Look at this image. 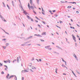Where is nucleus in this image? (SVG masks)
Wrapping results in <instances>:
<instances>
[{
	"label": "nucleus",
	"mask_w": 80,
	"mask_h": 80,
	"mask_svg": "<svg viewBox=\"0 0 80 80\" xmlns=\"http://www.w3.org/2000/svg\"><path fill=\"white\" fill-rule=\"evenodd\" d=\"M9 74H8L7 76H6L7 78H8V79H10V78H13V77L14 76H11L8 78V77H9Z\"/></svg>",
	"instance_id": "1"
},
{
	"label": "nucleus",
	"mask_w": 80,
	"mask_h": 80,
	"mask_svg": "<svg viewBox=\"0 0 80 80\" xmlns=\"http://www.w3.org/2000/svg\"><path fill=\"white\" fill-rule=\"evenodd\" d=\"M0 17L1 18H2V20H3V21H4V22H7V21H6V20H5V19H4V18H3V17H2V15H0Z\"/></svg>",
	"instance_id": "2"
},
{
	"label": "nucleus",
	"mask_w": 80,
	"mask_h": 80,
	"mask_svg": "<svg viewBox=\"0 0 80 80\" xmlns=\"http://www.w3.org/2000/svg\"><path fill=\"white\" fill-rule=\"evenodd\" d=\"M17 59V62H19V60H20V56L18 57Z\"/></svg>",
	"instance_id": "3"
},
{
	"label": "nucleus",
	"mask_w": 80,
	"mask_h": 80,
	"mask_svg": "<svg viewBox=\"0 0 80 80\" xmlns=\"http://www.w3.org/2000/svg\"><path fill=\"white\" fill-rule=\"evenodd\" d=\"M28 72V71H27L26 70H23L22 71V73H25V72Z\"/></svg>",
	"instance_id": "4"
},
{
	"label": "nucleus",
	"mask_w": 80,
	"mask_h": 80,
	"mask_svg": "<svg viewBox=\"0 0 80 80\" xmlns=\"http://www.w3.org/2000/svg\"><path fill=\"white\" fill-rule=\"evenodd\" d=\"M28 7L29 10H31V8H30V4H29V3H28Z\"/></svg>",
	"instance_id": "5"
},
{
	"label": "nucleus",
	"mask_w": 80,
	"mask_h": 80,
	"mask_svg": "<svg viewBox=\"0 0 80 80\" xmlns=\"http://www.w3.org/2000/svg\"><path fill=\"white\" fill-rule=\"evenodd\" d=\"M72 37H73L72 38H73V39L74 40H75V39L76 38L75 37L73 36V35H72Z\"/></svg>",
	"instance_id": "6"
},
{
	"label": "nucleus",
	"mask_w": 80,
	"mask_h": 80,
	"mask_svg": "<svg viewBox=\"0 0 80 80\" xmlns=\"http://www.w3.org/2000/svg\"><path fill=\"white\" fill-rule=\"evenodd\" d=\"M42 35H46V32H44L42 34Z\"/></svg>",
	"instance_id": "7"
},
{
	"label": "nucleus",
	"mask_w": 80,
	"mask_h": 80,
	"mask_svg": "<svg viewBox=\"0 0 80 80\" xmlns=\"http://www.w3.org/2000/svg\"><path fill=\"white\" fill-rule=\"evenodd\" d=\"M74 57H75L76 60H78V58H77V56H76V55H75V54H74Z\"/></svg>",
	"instance_id": "8"
},
{
	"label": "nucleus",
	"mask_w": 80,
	"mask_h": 80,
	"mask_svg": "<svg viewBox=\"0 0 80 80\" xmlns=\"http://www.w3.org/2000/svg\"><path fill=\"white\" fill-rule=\"evenodd\" d=\"M28 66H29V67H32V63H29L28 64Z\"/></svg>",
	"instance_id": "9"
},
{
	"label": "nucleus",
	"mask_w": 80,
	"mask_h": 80,
	"mask_svg": "<svg viewBox=\"0 0 80 80\" xmlns=\"http://www.w3.org/2000/svg\"><path fill=\"white\" fill-rule=\"evenodd\" d=\"M32 69H33L34 70H35V69H36V68L34 66H32Z\"/></svg>",
	"instance_id": "10"
},
{
	"label": "nucleus",
	"mask_w": 80,
	"mask_h": 80,
	"mask_svg": "<svg viewBox=\"0 0 80 80\" xmlns=\"http://www.w3.org/2000/svg\"><path fill=\"white\" fill-rule=\"evenodd\" d=\"M23 12H24V13H25V15H26V14H27V12H26V11H24Z\"/></svg>",
	"instance_id": "11"
},
{
	"label": "nucleus",
	"mask_w": 80,
	"mask_h": 80,
	"mask_svg": "<svg viewBox=\"0 0 80 80\" xmlns=\"http://www.w3.org/2000/svg\"><path fill=\"white\" fill-rule=\"evenodd\" d=\"M42 23H43L44 24V25H45V24H46V23H45V22H44L43 21H42Z\"/></svg>",
	"instance_id": "12"
},
{
	"label": "nucleus",
	"mask_w": 80,
	"mask_h": 80,
	"mask_svg": "<svg viewBox=\"0 0 80 80\" xmlns=\"http://www.w3.org/2000/svg\"><path fill=\"white\" fill-rule=\"evenodd\" d=\"M49 47H50V46H46L45 47L46 48H49Z\"/></svg>",
	"instance_id": "13"
},
{
	"label": "nucleus",
	"mask_w": 80,
	"mask_h": 80,
	"mask_svg": "<svg viewBox=\"0 0 80 80\" xmlns=\"http://www.w3.org/2000/svg\"><path fill=\"white\" fill-rule=\"evenodd\" d=\"M37 37H42V36L39 34L37 35Z\"/></svg>",
	"instance_id": "14"
},
{
	"label": "nucleus",
	"mask_w": 80,
	"mask_h": 80,
	"mask_svg": "<svg viewBox=\"0 0 80 80\" xmlns=\"http://www.w3.org/2000/svg\"><path fill=\"white\" fill-rule=\"evenodd\" d=\"M30 3L31 5H32V0H30Z\"/></svg>",
	"instance_id": "15"
},
{
	"label": "nucleus",
	"mask_w": 80,
	"mask_h": 80,
	"mask_svg": "<svg viewBox=\"0 0 80 80\" xmlns=\"http://www.w3.org/2000/svg\"><path fill=\"white\" fill-rule=\"evenodd\" d=\"M4 63H8V60H7V61H4Z\"/></svg>",
	"instance_id": "16"
},
{
	"label": "nucleus",
	"mask_w": 80,
	"mask_h": 80,
	"mask_svg": "<svg viewBox=\"0 0 80 80\" xmlns=\"http://www.w3.org/2000/svg\"><path fill=\"white\" fill-rule=\"evenodd\" d=\"M38 26L39 27V28H42V26H41L39 24H38Z\"/></svg>",
	"instance_id": "17"
},
{
	"label": "nucleus",
	"mask_w": 80,
	"mask_h": 80,
	"mask_svg": "<svg viewBox=\"0 0 80 80\" xmlns=\"http://www.w3.org/2000/svg\"><path fill=\"white\" fill-rule=\"evenodd\" d=\"M69 3H75V4H76V2H69Z\"/></svg>",
	"instance_id": "18"
},
{
	"label": "nucleus",
	"mask_w": 80,
	"mask_h": 80,
	"mask_svg": "<svg viewBox=\"0 0 80 80\" xmlns=\"http://www.w3.org/2000/svg\"><path fill=\"white\" fill-rule=\"evenodd\" d=\"M27 17L28 18V19H30L31 18H30V17L28 16H27Z\"/></svg>",
	"instance_id": "19"
},
{
	"label": "nucleus",
	"mask_w": 80,
	"mask_h": 80,
	"mask_svg": "<svg viewBox=\"0 0 80 80\" xmlns=\"http://www.w3.org/2000/svg\"><path fill=\"white\" fill-rule=\"evenodd\" d=\"M57 70H58V69H57V68H56V71H55V72L56 73H57Z\"/></svg>",
	"instance_id": "20"
},
{
	"label": "nucleus",
	"mask_w": 80,
	"mask_h": 80,
	"mask_svg": "<svg viewBox=\"0 0 80 80\" xmlns=\"http://www.w3.org/2000/svg\"><path fill=\"white\" fill-rule=\"evenodd\" d=\"M32 37H33L32 36H30L29 38H27L28 39H29V38H32Z\"/></svg>",
	"instance_id": "21"
},
{
	"label": "nucleus",
	"mask_w": 80,
	"mask_h": 80,
	"mask_svg": "<svg viewBox=\"0 0 80 80\" xmlns=\"http://www.w3.org/2000/svg\"><path fill=\"white\" fill-rule=\"evenodd\" d=\"M6 46H8V45H9V43H7L6 44Z\"/></svg>",
	"instance_id": "22"
},
{
	"label": "nucleus",
	"mask_w": 80,
	"mask_h": 80,
	"mask_svg": "<svg viewBox=\"0 0 80 80\" xmlns=\"http://www.w3.org/2000/svg\"><path fill=\"white\" fill-rule=\"evenodd\" d=\"M31 9H32V10H33L34 9V8L32 6H31Z\"/></svg>",
	"instance_id": "23"
},
{
	"label": "nucleus",
	"mask_w": 80,
	"mask_h": 80,
	"mask_svg": "<svg viewBox=\"0 0 80 80\" xmlns=\"http://www.w3.org/2000/svg\"><path fill=\"white\" fill-rule=\"evenodd\" d=\"M35 18H37L38 20H40V19L38 18L37 16L35 17Z\"/></svg>",
	"instance_id": "24"
},
{
	"label": "nucleus",
	"mask_w": 80,
	"mask_h": 80,
	"mask_svg": "<svg viewBox=\"0 0 80 80\" xmlns=\"http://www.w3.org/2000/svg\"><path fill=\"white\" fill-rule=\"evenodd\" d=\"M8 63H10V60H8Z\"/></svg>",
	"instance_id": "25"
},
{
	"label": "nucleus",
	"mask_w": 80,
	"mask_h": 80,
	"mask_svg": "<svg viewBox=\"0 0 80 80\" xmlns=\"http://www.w3.org/2000/svg\"><path fill=\"white\" fill-rule=\"evenodd\" d=\"M40 40H41V42H44V40L43 39H40Z\"/></svg>",
	"instance_id": "26"
},
{
	"label": "nucleus",
	"mask_w": 80,
	"mask_h": 80,
	"mask_svg": "<svg viewBox=\"0 0 80 80\" xmlns=\"http://www.w3.org/2000/svg\"><path fill=\"white\" fill-rule=\"evenodd\" d=\"M2 4H3L4 7H5V3H4V2H2Z\"/></svg>",
	"instance_id": "27"
},
{
	"label": "nucleus",
	"mask_w": 80,
	"mask_h": 80,
	"mask_svg": "<svg viewBox=\"0 0 80 80\" xmlns=\"http://www.w3.org/2000/svg\"><path fill=\"white\" fill-rule=\"evenodd\" d=\"M49 12H50V13H51V14H53V13H52V11H50Z\"/></svg>",
	"instance_id": "28"
},
{
	"label": "nucleus",
	"mask_w": 80,
	"mask_h": 80,
	"mask_svg": "<svg viewBox=\"0 0 80 80\" xmlns=\"http://www.w3.org/2000/svg\"><path fill=\"white\" fill-rule=\"evenodd\" d=\"M3 48L4 49H5L6 48V47H4V46H2Z\"/></svg>",
	"instance_id": "29"
},
{
	"label": "nucleus",
	"mask_w": 80,
	"mask_h": 80,
	"mask_svg": "<svg viewBox=\"0 0 80 80\" xmlns=\"http://www.w3.org/2000/svg\"><path fill=\"white\" fill-rule=\"evenodd\" d=\"M68 8H72V6H68Z\"/></svg>",
	"instance_id": "30"
},
{
	"label": "nucleus",
	"mask_w": 80,
	"mask_h": 80,
	"mask_svg": "<svg viewBox=\"0 0 80 80\" xmlns=\"http://www.w3.org/2000/svg\"><path fill=\"white\" fill-rule=\"evenodd\" d=\"M54 16L55 17H58V15L57 14H55L54 15Z\"/></svg>",
	"instance_id": "31"
},
{
	"label": "nucleus",
	"mask_w": 80,
	"mask_h": 80,
	"mask_svg": "<svg viewBox=\"0 0 80 80\" xmlns=\"http://www.w3.org/2000/svg\"><path fill=\"white\" fill-rule=\"evenodd\" d=\"M57 48H59V49H60V48H61L58 46H57Z\"/></svg>",
	"instance_id": "32"
},
{
	"label": "nucleus",
	"mask_w": 80,
	"mask_h": 80,
	"mask_svg": "<svg viewBox=\"0 0 80 80\" xmlns=\"http://www.w3.org/2000/svg\"><path fill=\"white\" fill-rule=\"evenodd\" d=\"M1 74H4V72H1Z\"/></svg>",
	"instance_id": "33"
},
{
	"label": "nucleus",
	"mask_w": 80,
	"mask_h": 80,
	"mask_svg": "<svg viewBox=\"0 0 80 80\" xmlns=\"http://www.w3.org/2000/svg\"><path fill=\"white\" fill-rule=\"evenodd\" d=\"M4 67H5L6 68H8V67H7V66H6V65H5Z\"/></svg>",
	"instance_id": "34"
},
{
	"label": "nucleus",
	"mask_w": 80,
	"mask_h": 80,
	"mask_svg": "<svg viewBox=\"0 0 80 80\" xmlns=\"http://www.w3.org/2000/svg\"><path fill=\"white\" fill-rule=\"evenodd\" d=\"M17 61V60H15L14 61H13V62H16Z\"/></svg>",
	"instance_id": "35"
},
{
	"label": "nucleus",
	"mask_w": 80,
	"mask_h": 80,
	"mask_svg": "<svg viewBox=\"0 0 80 80\" xmlns=\"http://www.w3.org/2000/svg\"><path fill=\"white\" fill-rule=\"evenodd\" d=\"M1 66H2V64L0 62V67H1Z\"/></svg>",
	"instance_id": "36"
},
{
	"label": "nucleus",
	"mask_w": 80,
	"mask_h": 80,
	"mask_svg": "<svg viewBox=\"0 0 80 80\" xmlns=\"http://www.w3.org/2000/svg\"><path fill=\"white\" fill-rule=\"evenodd\" d=\"M2 40H3V41H5L6 40V39H3Z\"/></svg>",
	"instance_id": "37"
},
{
	"label": "nucleus",
	"mask_w": 80,
	"mask_h": 80,
	"mask_svg": "<svg viewBox=\"0 0 80 80\" xmlns=\"http://www.w3.org/2000/svg\"><path fill=\"white\" fill-rule=\"evenodd\" d=\"M56 27H57L58 28H60V27L56 25Z\"/></svg>",
	"instance_id": "38"
},
{
	"label": "nucleus",
	"mask_w": 80,
	"mask_h": 80,
	"mask_svg": "<svg viewBox=\"0 0 80 80\" xmlns=\"http://www.w3.org/2000/svg\"><path fill=\"white\" fill-rule=\"evenodd\" d=\"M77 37L78 38H80V37L78 35H77Z\"/></svg>",
	"instance_id": "39"
},
{
	"label": "nucleus",
	"mask_w": 80,
	"mask_h": 80,
	"mask_svg": "<svg viewBox=\"0 0 80 80\" xmlns=\"http://www.w3.org/2000/svg\"><path fill=\"white\" fill-rule=\"evenodd\" d=\"M76 13H79V12H78V11H76Z\"/></svg>",
	"instance_id": "40"
},
{
	"label": "nucleus",
	"mask_w": 80,
	"mask_h": 80,
	"mask_svg": "<svg viewBox=\"0 0 80 80\" xmlns=\"http://www.w3.org/2000/svg\"><path fill=\"white\" fill-rule=\"evenodd\" d=\"M53 12H56V11L55 10H54L52 11Z\"/></svg>",
	"instance_id": "41"
},
{
	"label": "nucleus",
	"mask_w": 80,
	"mask_h": 80,
	"mask_svg": "<svg viewBox=\"0 0 80 80\" xmlns=\"http://www.w3.org/2000/svg\"><path fill=\"white\" fill-rule=\"evenodd\" d=\"M33 12L35 14H36V12H35V11H33Z\"/></svg>",
	"instance_id": "42"
},
{
	"label": "nucleus",
	"mask_w": 80,
	"mask_h": 80,
	"mask_svg": "<svg viewBox=\"0 0 80 80\" xmlns=\"http://www.w3.org/2000/svg\"><path fill=\"white\" fill-rule=\"evenodd\" d=\"M24 79V78H23V77L22 78V80H23Z\"/></svg>",
	"instance_id": "43"
},
{
	"label": "nucleus",
	"mask_w": 80,
	"mask_h": 80,
	"mask_svg": "<svg viewBox=\"0 0 80 80\" xmlns=\"http://www.w3.org/2000/svg\"><path fill=\"white\" fill-rule=\"evenodd\" d=\"M39 2V0H37V2H38V3Z\"/></svg>",
	"instance_id": "44"
},
{
	"label": "nucleus",
	"mask_w": 80,
	"mask_h": 80,
	"mask_svg": "<svg viewBox=\"0 0 80 80\" xmlns=\"http://www.w3.org/2000/svg\"><path fill=\"white\" fill-rule=\"evenodd\" d=\"M35 22H37V23H38V21L36 20H35Z\"/></svg>",
	"instance_id": "45"
},
{
	"label": "nucleus",
	"mask_w": 80,
	"mask_h": 80,
	"mask_svg": "<svg viewBox=\"0 0 80 80\" xmlns=\"http://www.w3.org/2000/svg\"><path fill=\"white\" fill-rule=\"evenodd\" d=\"M56 33L57 34V35H59V34H58V32H56Z\"/></svg>",
	"instance_id": "46"
},
{
	"label": "nucleus",
	"mask_w": 80,
	"mask_h": 80,
	"mask_svg": "<svg viewBox=\"0 0 80 80\" xmlns=\"http://www.w3.org/2000/svg\"><path fill=\"white\" fill-rule=\"evenodd\" d=\"M31 20L32 21V22H33V19H31Z\"/></svg>",
	"instance_id": "47"
},
{
	"label": "nucleus",
	"mask_w": 80,
	"mask_h": 80,
	"mask_svg": "<svg viewBox=\"0 0 80 80\" xmlns=\"http://www.w3.org/2000/svg\"><path fill=\"white\" fill-rule=\"evenodd\" d=\"M39 60L40 62H41V61H42V59H39Z\"/></svg>",
	"instance_id": "48"
},
{
	"label": "nucleus",
	"mask_w": 80,
	"mask_h": 80,
	"mask_svg": "<svg viewBox=\"0 0 80 80\" xmlns=\"http://www.w3.org/2000/svg\"><path fill=\"white\" fill-rule=\"evenodd\" d=\"M60 23H62V22L60 21Z\"/></svg>",
	"instance_id": "49"
},
{
	"label": "nucleus",
	"mask_w": 80,
	"mask_h": 80,
	"mask_svg": "<svg viewBox=\"0 0 80 80\" xmlns=\"http://www.w3.org/2000/svg\"><path fill=\"white\" fill-rule=\"evenodd\" d=\"M7 6L8 7V8L9 9V6H8V5H7Z\"/></svg>",
	"instance_id": "50"
},
{
	"label": "nucleus",
	"mask_w": 80,
	"mask_h": 80,
	"mask_svg": "<svg viewBox=\"0 0 80 80\" xmlns=\"http://www.w3.org/2000/svg\"><path fill=\"white\" fill-rule=\"evenodd\" d=\"M73 75H75V73H73Z\"/></svg>",
	"instance_id": "51"
},
{
	"label": "nucleus",
	"mask_w": 80,
	"mask_h": 80,
	"mask_svg": "<svg viewBox=\"0 0 80 80\" xmlns=\"http://www.w3.org/2000/svg\"><path fill=\"white\" fill-rule=\"evenodd\" d=\"M73 8V10H75V8Z\"/></svg>",
	"instance_id": "52"
},
{
	"label": "nucleus",
	"mask_w": 80,
	"mask_h": 80,
	"mask_svg": "<svg viewBox=\"0 0 80 80\" xmlns=\"http://www.w3.org/2000/svg\"><path fill=\"white\" fill-rule=\"evenodd\" d=\"M71 22H73V20L71 19Z\"/></svg>",
	"instance_id": "53"
},
{
	"label": "nucleus",
	"mask_w": 80,
	"mask_h": 80,
	"mask_svg": "<svg viewBox=\"0 0 80 80\" xmlns=\"http://www.w3.org/2000/svg\"><path fill=\"white\" fill-rule=\"evenodd\" d=\"M51 35H52V36H53V33H51Z\"/></svg>",
	"instance_id": "54"
},
{
	"label": "nucleus",
	"mask_w": 80,
	"mask_h": 80,
	"mask_svg": "<svg viewBox=\"0 0 80 80\" xmlns=\"http://www.w3.org/2000/svg\"><path fill=\"white\" fill-rule=\"evenodd\" d=\"M16 80H17V77H16Z\"/></svg>",
	"instance_id": "55"
},
{
	"label": "nucleus",
	"mask_w": 80,
	"mask_h": 80,
	"mask_svg": "<svg viewBox=\"0 0 80 80\" xmlns=\"http://www.w3.org/2000/svg\"><path fill=\"white\" fill-rule=\"evenodd\" d=\"M70 27L71 28H73L72 27Z\"/></svg>",
	"instance_id": "56"
},
{
	"label": "nucleus",
	"mask_w": 80,
	"mask_h": 80,
	"mask_svg": "<svg viewBox=\"0 0 80 80\" xmlns=\"http://www.w3.org/2000/svg\"><path fill=\"white\" fill-rule=\"evenodd\" d=\"M62 60L63 62H64V61L63 59H62Z\"/></svg>",
	"instance_id": "57"
},
{
	"label": "nucleus",
	"mask_w": 80,
	"mask_h": 80,
	"mask_svg": "<svg viewBox=\"0 0 80 80\" xmlns=\"http://www.w3.org/2000/svg\"><path fill=\"white\" fill-rule=\"evenodd\" d=\"M61 2H62V3H63V1H61Z\"/></svg>",
	"instance_id": "58"
},
{
	"label": "nucleus",
	"mask_w": 80,
	"mask_h": 80,
	"mask_svg": "<svg viewBox=\"0 0 80 80\" xmlns=\"http://www.w3.org/2000/svg\"><path fill=\"white\" fill-rule=\"evenodd\" d=\"M65 32L66 33V34H67V32L65 31Z\"/></svg>",
	"instance_id": "59"
},
{
	"label": "nucleus",
	"mask_w": 80,
	"mask_h": 80,
	"mask_svg": "<svg viewBox=\"0 0 80 80\" xmlns=\"http://www.w3.org/2000/svg\"><path fill=\"white\" fill-rule=\"evenodd\" d=\"M47 27H48V28L49 27V26H48V25H47Z\"/></svg>",
	"instance_id": "60"
},
{
	"label": "nucleus",
	"mask_w": 80,
	"mask_h": 80,
	"mask_svg": "<svg viewBox=\"0 0 80 80\" xmlns=\"http://www.w3.org/2000/svg\"><path fill=\"white\" fill-rule=\"evenodd\" d=\"M63 75H66V74H65V73H63Z\"/></svg>",
	"instance_id": "61"
},
{
	"label": "nucleus",
	"mask_w": 80,
	"mask_h": 80,
	"mask_svg": "<svg viewBox=\"0 0 80 80\" xmlns=\"http://www.w3.org/2000/svg\"><path fill=\"white\" fill-rule=\"evenodd\" d=\"M77 26H78V27H79V25H78V24H77Z\"/></svg>",
	"instance_id": "62"
},
{
	"label": "nucleus",
	"mask_w": 80,
	"mask_h": 80,
	"mask_svg": "<svg viewBox=\"0 0 80 80\" xmlns=\"http://www.w3.org/2000/svg\"><path fill=\"white\" fill-rule=\"evenodd\" d=\"M70 25L71 26V24H70V23H69Z\"/></svg>",
	"instance_id": "63"
},
{
	"label": "nucleus",
	"mask_w": 80,
	"mask_h": 80,
	"mask_svg": "<svg viewBox=\"0 0 80 80\" xmlns=\"http://www.w3.org/2000/svg\"><path fill=\"white\" fill-rule=\"evenodd\" d=\"M5 70H7V68H5Z\"/></svg>",
	"instance_id": "64"
}]
</instances>
